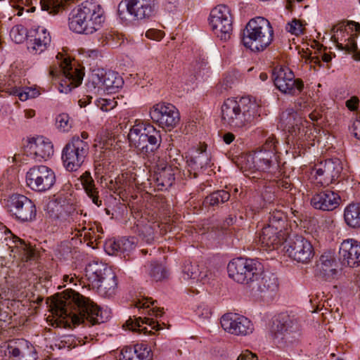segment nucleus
Returning <instances> with one entry per match:
<instances>
[{
  "mask_svg": "<svg viewBox=\"0 0 360 360\" xmlns=\"http://www.w3.org/2000/svg\"><path fill=\"white\" fill-rule=\"evenodd\" d=\"M49 307L51 315L48 316L47 321L54 327L65 328L71 323L79 325L84 320L94 325L105 322L108 318L106 311L72 290L53 297Z\"/></svg>",
  "mask_w": 360,
  "mask_h": 360,
  "instance_id": "f257e3e1",
  "label": "nucleus"
},
{
  "mask_svg": "<svg viewBox=\"0 0 360 360\" xmlns=\"http://www.w3.org/2000/svg\"><path fill=\"white\" fill-rule=\"evenodd\" d=\"M260 117V103L254 96L228 98L221 106L223 124L234 131L249 129Z\"/></svg>",
  "mask_w": 360,
  "mask_h": 360,
  "instance_id": "f03ea898",
  "label": "nucleus"
},
{
  "mask_svg": "<svg viewBox=\"0 0 360 360\" xmlns=\"http://www.w3.org/2000/svg\"><path fill=\"white\" fill-rule=\"evenodd\" d=\"M103 13L99 4L86 1L69 18V27L78 34H91L101 27L105 20Z\"/></svg>",
  "mask_w": 360,
  "mask_h": 360,
  "instance_id": "7ed1b4c3",
  "label": "nucleus"
},
{
  "mask_svg": "<svg viewBox=\"0 0 360 360\" xmlns=\"http://www.w3.org/2000/svg\"><path fill=\"white\" fill-rule=\"evenodd\" d=\"M274 35V31L271 22L263 17H256L246 25L242 43L252 51H263L272 43Z\"/></svg>",
  "mask_w": 360,
  "mask_h": 360,
  "instance_id": "20e7f679",
  "label": "nucleus"
},
{
  "mask_svg": "<svg viewBox=\"0 0 360 360\" xmlns=\"http://www.w3.org/2000/svg\"><path fill=\"white\" fill-rule=\"evenodd\" d=\"M127 137L129 146L145 155L156 150L161 143L160 131L139 120H136Z\"/></svg>",
  "mask_w": 360,
  "mask_h": 360,
  "instance_id": "39448f33",
  "label": "nucleus"
},
{
  "mask_svg": "<svg viewBox=\"0 0 360 360\" xmlns=\"http://www.w3.org/2000/svg\"><path fill=\"white\" fill-rule=\"evenodd\" d=\"M56 60L57 64L51 67L49 74L53 77L60 74L59 91L68 94L81 84L84 73L77 68H73L71 61L62 53L57 54Z\"/></svg>",
  "mask_w": 360,
  "mask_h": 360,
  "instance_id": "423d86ee",
  "label": "nucleus"
},
{
  "mask_svg": "<svg viewBox=\"0 0 360 360\" xmlns=\"http://www.w3.org/2000/svg\"><path fill=\"white\" fill-rule=\"evenodd\" d=\"M86 276L94 288L104 296H111L117 287L115 273L102 262H93L86 267Z\"/></svg>",
  "mask_w": 360,
  "mask_h": 360,
  "instance_id": "0eeeda50",
  "label": "nucleus"
},
{
  "mask_svg": "<svg viewBox=\"0 0 360 360\" xmlns=\"http://www.w3.org/2000/svg\"><path fill=\"white\" fill-rule=\"evenodd\" d=\"M123 84V79L117 72L96 70L90 75L86 86L92 94L110 95L117 93Z\"/></svg>",
  "mask_w": 360,
  "mask_h": 360,
  "instance_id": "6e6552de",
  "label": "nucleus"
},
{
  "mask_svg": "<svg viewBox=\"0 0 360 360\" xmlns=\"http://www.w3.org/2000/svg\"><path fill=\"white\" fill-rule=\"evenodd\" d=\"M56 181L53 170L43 165L30 167L25 174L26 186L36 193H45L51 190Z\"/></svg>",
  "mask_w": 360,
  "mask_h": 360,
  "instance_id": "1a4fd4ad",
  "label": "nucleus"
},
{
  "mask_svg": "<svg viewBox=\"0 0 360 360\" xmlns=\"http://www.w3.org/2000/svg\"><path fill=\"white\" fill-rule=\"evenodd\" d=\"M261 264L251 259L236 258L231 260L227 266L229 276L238 283L250 287L253 278L261 270Z\"/></svg>",
  "mask_w": 360,
  "mask_h": 360,
  "instance_id": "9d476101",
  "label": "nucleus"
},
{
  "mask_svg": "<svg viewBox=\"0 0 360 360\" xmlns=\"http://www.w3.org/2000/svg\"><path fill=\"white\" fill-rule=\"evenodd\" d=\"M233 18L230 8L225 5H218L212 9L209 24L214 34L222 40L231 37L233 31Z\"/></svg>",
  "mask_w": 360,
  "mask_h": 360,
  "instance_id": "9b49d317",
  "label": "nucleus"
},
{
  "mask_svg": "<svg viewBox=\"0 0 360 360\" xmlns=\"http://www.w3.org/2000/svg\"><path fill=\"white\" fill-rule=\"evenodd\" d=\"M149 114L151 120L165 131H172L180 122L179 112L172 103H155L150 109Z\"/></svg>",
  "mask_w": 360,
  "mask_h": 360,
  "instance_id": "f8f14e48",
  "label": "nucleus"
},
{
  "mask_svg": "<svg viewBox=\"0 0 360 360\" xmlns=\"http://www.w3.org/2000/svg\"><path fill=\"white\" fill-rule=\"evenodd\" d=\"M89 146L79 137H74L66 144L62 152L64 167L68 171H76L83 164L88 153Z\"/></svg>",
  "mask_w": 360,
  "mask_h": 360,
  "instance_id": "ddd939ff",
  "label": "nucleus"
},
{
  "mask_svg": "<svg viewBox=\"0 0 360 360\" xmlns=\"http://www.w3.org/2000/svg\"><path fill=\"white\" fill-rule=\"evenodd\" d=\"M157 0H124L118 6V14L122 20H127V14L123 9H126L135 20L149 18L154 15L158 9Z\"/></svg>",
  "mask_w": 360,
  "mask_h": 360,
  "instance_id": "4468645a",
  "label": "nucleus"
},
{
  "mask_svg": "<svg viewBox=\"0 0 360 360\" xmlns=\"http://www.w3.org/2000/svg\"><path fill=\"white\" fill-rule=\"evenodd\" d=\"M359 33L360 24L349 22L335 26L332 30L331 39L339 49L352 52L356 49L355 39Z\"/></svg>",
  "mask_w": 360,
  "mask_h": 360,
  "instance_id": "2eb2a0df",
  "label": "nucleus"
},
{
  "mask_svg": "<svg viewBox=\"0 0 360 360\" xmlns=\"http://www.w3.org/2000/svg\"><path fill=\"white\" fill-rule=\"evenodd\" d=\"M6 207L7 211L20 221H30L36 217L37 210L34 203L23 195H11L7 200Z\"/></svg>",
  "mask_w": 360,
  "mask_h": 360,
  "instance_id": "dca6fc26",
  "label": "nucleus"
},
{
  "mask_svg": "<svg viewBox=\"0 0 360 360\" xmlns=\"http://www.w3.org/2000/svg\"><path fill=\"white\" fill-rule=\"evenodd\" d=\"M342 171V165L339 159L328 160L317 164L311 174L316 184L326 186L335 182Z\"/></svg>",
  "mask_w": 360,
  "mask_h": 360,
  "instance_id": "f3484780",
  "label": "nucleus"
},
{
  "mask_svg": "<svg viewBox=\"0 0 360 360\" xmlns=\"http://www.w3.org/2000/svg\"><path fill=\"white\" fill-rule=\"evenodd\" d=\"M273 77L276 86L284 94L294 95L300 93L303 88L302 80L295 79L292 71L288 67H276Z\"/></svg>",
  "mask_w": 360,
  "mask_h": 360,
  "instance_id": "a211bd4d",
  "label": "nucleus"
},
{
  "mask_svg": "<svg viewBox=\"0 0 360 360\" xmlns=\"http://www.w3.org/2000/svg\"><path fill=\"white\" fill-rule=\"evenodd\" d=\"M286 119H288V124H291V121L293 120L295 125L289 127L288 131L292 134L297 136L302 142H307V145L314 146L316 141H319V131L314 126L304 120L296 112H292V115H290L289 117H286Z\"/></svg>",
  "mask_w": 360,
  "mask_h": 360,
  "instance_id": "6ab92c4d",
  "label": "nucleus"
},
{
  "mask_svg": "<svg viewBox=\"0 0 360 360\" xmlns=\"http://www.w3.org/2000/svg\"><path fill=\"white\" fill-rule=\"evenodd\" d=\"M285 248L288 255L298 262L307 263L314 255L310 242L302 236L289 239L286 241Z\"/></svg>",
  "mask_w": 360,
  "mask_h": 360,
  "instance_id": "aec40b11",
  "label": "nucleus"
},
{
  "mask_svg": "<svg viewBox=\"0 0 360 360\" xmlns=\"http://www.w3.org/2000/svg\"><path fill=\"white\" fill-rule=\"evenodd\" d=\"M220 323L225 331L236 335H247L254 330L251 321L237 314H224L221 318Z\"/></svg>",
  "mask_w": 360,
  "mask_h": 360,
  "instance_id": "412c9836",
  "label": "nucleus"
},
{
  "mask_svg": "<svg viewBox=\"0 0 360 360\" xmlns=\"http://www.w3.org/2000/svg\"><path fill=\"white\" fill-rule=\"evenodd\" d=\"M339 255L344 266L356 268L360 266V241L354 238L344 240L339 249Z\"/></svg>",
  "mask_w": 360,
  "mask_h": 360,
  "instance_id": "4be33fe9",
  "label": "nucleus"
},
{
  "mask_svg": "<svg viewBox=\"0 0 360 360\" xmlns=\"http://www.w3.org/2000/svg\"><path fill=\"white\" fill-rule=\"evenodd\" d=\"M4 349V347H1ZM5 355H8L11 360H36L34 347L25 340H18L6 346L2 349Z\"/></svg>",
  "mask_w": 360,
  "mask_h": 360,
  "instance_id": "5701e85b",
  "label": "nucleus"
},
{
  "mask_svg": "<svg viewBox=\"0 0 360 360\" xmlns=\"http://www.w3.org/2000/svg\"><path fill=\"white\" fill-rule=\"evenodd\" d=\"M187 172H183L184 176L191 177L192 173L193 177H196L198 173L201 172L204 169L210 167L212 164L211 162V155L206 150L205 146H201L196 150L192 156L187 160Z\"/></svg>",
  "mask_w": 360,
  "mask_h": 360,
  "instance_id": "b1692460",
  "label": "nucleus"
},
{
  "mask_svg": "<svg viewBox=\"0 0 360 360\" xmlns=\"http://www.w3.org/2000/svg\"><path fill=\"white\" fill-rule=\"evenodd\" d=\"M28 49L33 54H40L46 51L51 41V34L44 25H37L31 29Z\"/></svg>",
  "mask_w": 360,
  "mask_h": 360,
  "instance_id": "393cba45",
  "label": "nucleus"
},
{
  "mask_svg": "<svg viewBox=\"0 0 360 360\" xmlns=\"http://www.w3.org/2000/svg\"><path fill=\"white\" fill-rule=\"evenodd\" d=\"M275 143L272 140L266 141L264 149L255 152L248 158V162L252 164L250 168H253L261 172H266L269 169L271 160L274 155Z\"/></svg>",
  "mask_w": 360,
  "mask_h": 360,
  "instance_id": "a878e982",
  "label": "nucleus"
},
{
  "mask_svg": "<svg viewBox=\"0 0 360 360\" xmlns=\"http://www.w3.org/2000/svg\"><path fill=\"white\" fill-rule=\"evenodd\" d=\"M340 195L330 190L316 193L311 199L312 207L323 211L334 210L340 205Z\"/></svg>",
  "mask_w": 360,
  "mask_h": 360,
  "instance_id": "bb28decb",
  "label": "nucleus"
},
{
  "mask_svg": "<svg viewBox=\"0 0 360 360\" xmlns=\"http://www.w3.org/2000/svg\"><path fill=\"white\" fill-rule=\"evenodd\" d=\"M28 150L37 161L46 160L54 153L51 141L43 136L37 137L30 141Z\"/></svg>",
  "mask_w": 360,
  "mask_h": 360,
  "instance_id": "cd10ccee",
  "label": "nucleus"
},
{
  "mask_svg": "<svg viewBox=\"0 0 360 360\" xmlns=\"http://www.w3.org/2000/svg\"><path fill=\"white\" fill-rule=\"evenodd\" d=\"M285 234L274 226L264 227L259 234V244L266 250L277 248L285 240Z\"/></svg>",
  "mask_w": 360,
  "mask_h": 360,
  "instance_id": "c85d7f7f",
  "label": "nucleus"
},
{
  "mask_svg": "<svg viewBox=\"0 0 360 360\" xmlns=\"http://www.w3.org/2000/svg\"><path fill=\"white\" fill-rule=\"evenodd\" d=\"M278 287L276 278L271 275H260V271L252 281L249 288L253 295H259L262 293L271 292L276 290Z\"/></svg>",
  "mask_w": 360,
  "mask_h": 360,
  "instance_id": "c756f323",
  "label": "nucleus"
},
{
  "mask_svg": "<svg viewBox=\"0 0 360 360\" xmlns=\"http://www.w3.org/2000/svg\"><path fill=\"white\" fill-rule=\"evenodd\" d=\"M316 274L319 278L325 281L332 282L338 278L337 264L333 255L326 254L321 256Z\"/></svg>",
  "mask_w": 360,
  "mask_h": 360,
  "instance_id": "7c9ffc66",
  "label": "nucleus"
},
{
  "mask_svg": "<svg viewBox=\"0 0 360 360\" xmlns=\"http://www.w3.org/2000/svg\"><path fill=\"white\" fill-rule=\"evenodd\" d=\"M177 168L160 162L155 170V176L157 186L160 190H167L173 184Z\"/></svg>",
  "mask_w": 360,
  "mask_h": 360,
  "instance_id": "2f4dec72",
  "label": "nucleus"
},
{
  "mask_svg": "<svg viewBox=\"0 0 360 360\" xmlns=\"http://www.w3.org/2000/svg\"><path fill=\"white\" fill-rule=\"evenodd\" d=\"M160 224L153 217H142L138 221L136 227L140 235L148 242L152 241L159 233Z\"/></svg>",
  "mask_w": 360,
  "mask_h": 360,
  "instance_id": "473e14b6",
  "label": "nucleus"
},
{
  "mask_svg": "<svg viewBox=\"0 0 360 360\" xmlns=\"http://www.w3.org/2000/svg\"><path fill=\"white\" fill-rule=\"evenodd\" d=\"M343 217L349 227L360 228V203L354 202L349 203L344 209Z\"/></svg>",
  "mask_w": 360,
  "mask_h": 360,
  "instance_id": "72a5a7b5",
  "label": "nucleus"
},
{
  "mask_svg": "<svg viewBox=\"0 0 360 360\" xmlns=\"http://www.w3.org/2000/svg\"><path fill=\"white\" fill-rule=\"evenodd\" d=\"M144 324L151 326V328L153 329H160L159 325L149 318H145L144 319L140 317L136 318L134 319L130 318L128 321H127L125 326L130 330L137 332L140 334H147L148 331L147 328L143 326Z\"/></svg>",
  "mask_w": 360,
  "mask_h": 360,
  "instance_id": "f704fd0d",
  "label": "nucleus"
},
{
  "mask_svg": "<svg viewBox=\"0 0 360 360\" xmlns=\"http://www.w3.org/2000/svg\"><path fill=\"white\" fill-rule=\"evenodd\" d=\"M81 181L85 192L91 198L92 202L97 206H100L101 200L98 199V191L95 188L94 180L90 173L85 172L81 176Z\"/></svg>",
  "mask_w": 360,
  "mask_h": 360,
  "instance_id": "c9c22d12",
  "label": "nucleus"
},
{
  "mask_svg": "<svg viewBox=\"0 0 360 360\" xmlns=\"http://www.w3.org/2000/svg\"><path fill=\"white\" fill-rule=\"evenodd\" d=\"M13 94L16 95L21 101H25L28 99L38 97L41 94V89L35 85L25 86L14 90Z\"/></svg>",
  "mask_w": 360,
  "mask_h": 360,
  "instance_id": "e433bc0d",
  "label": "nucleus"
},
{
  "mask_svg": "<svg viewBox=\"0 0 360 360\" xmlns=\"http://www.w3.org/2000/svg\"><path fill=\"white\" fill-rule=\"evenodd\" d=\"M199 276V269L198 266L192 264L191 262H186L181 271V279L184 281L189 280H197Z\"/></svg>",
  "mask_w": 360,
  "mask_h": 360,
  "instance_id": "4c0bfd02",
  "label": "nucleus"
},
{
  "mask_svg": "<svg viewBox=\"0 0 360 360\" xmlns=\"http://www.w3.org/2000/svg\"><path fill=\"white\" fill-rule=\"evenodd\" d=\"M127 174H122L116 177L114 181L111 180L108 184V188L120 195L129 186L127 181Z\"/></svg>",
  "mask_w": 360,
  "mask_h": 360,
  "instance_id": "58836bf2",
  "label": "nucleus"
},
{
  "mask_svg": "<svg viewBox=\"0 0 360 360\" xmlns=\"http://www.w3.org/2000/svg\"><path fill=\"white\" fill-rule=\"evenodd\" d=\"M285 221L286 217L285 214L281 211L276 210L270 214L268 226H274L280 231H283Z\"/></svg>",
  "mask_w": 360,
  "mask_h": 360,
  "instance_id": "ea45409f",
  "label": "nucleus"
},
{
  "mask_svg": "<svg viewBox=\"0 0 360 360\" xmlns=\"http://www.w3.org/2000/svg\"><path fill=\"white\" fill-rule=\"evenodd\" d=\"M306 25L305 22L295 18L286 24L285 30L292 35L300 36L304 34Z\"/></svg>",
  "mask_w": 360,
  "mask_h": 360,
  "instance_id": "a19ab883",
  "label": "nucleus"
},
{
  "mask_svg": "<svg viewBox=\"0 0 360 360\" xmlns=\"http://www.w3.org/2000/svg\"><path fill=\"white\" fill-rule=\"evenodd\" d=\"M9 36L15 43L21 44L27 38V30L23 25H16L11 29Z\"/></svg>",
  "mask_w": 360,
  "mask_h": 360,
  "instance_id": "79ce46f5",
  "label": "nucleus"
},
{
  "mask_svg": "<svg viewBox=\"0 0 360 360\" xmlns=\"http://www.w3.org/2000/svg\"><path fill=\"white\" fill-rule=\"evenodd\" d=\"M229 198L230 194L227 191L221 190L210 194L205 198V202L210 205L214 206L228 201Z\"/></svg>",
  "mask_w": 360,
  "mask_h": 360,
  "instance_id": "37998d69",
  "label": "nucleus"
},
{
  "mask_svg": "<svg viewBox=\"0 0 360 360\" xmlns=\"http://www.w3.org/2000/svg\"><path fill=\"white\" fill-rule=\"evenodd\" d=\"M134 353L136 356V360H151L152 354L150 347L143 344L135 345Z\"/></svg>",
  "mask_w": 360,
  "mask_h": 360,
  "instance_id": "c03bdc74",
  "label": "nucleus"
},
{
  "mask_svg": "<svg viewBox=\"0 0 360 360\" xmlns=\"http://www.w3.org/2000/svg\"><path fill=\"white\" fill-rule=\"evenodd\" d=\"M149 274L154 280L158 281L167 277V273L163 266L159 264H151L149 266Z\"/></svg>",
  "mask_w": 360,
  "mask_h": 360,
  "instance_id": "a18cd8bd",
  "label": "nucleus"
},
{
  "mask_svg": "<svg viewBox=\"0 0 360 360\" xmlns=\"http://www.w3.org/2000/svg\"><path fill=\"white\" fill-rule=\"evenodd\" d=\"M56 124L58 129L66 132L72 128V120L68 114L62 113L57 116Z\"/></svg>",
  "mask_w": 360,
  "mask_h": 360,
  "instance_id": "49530a36",
  "label": "nucleus"
},
{
  "mask_svg": "<svg viewBox=\"0 0 360 360\" xmlns=\"http://www.w3.org/2000/svg\"><path fill=\"white\" fill-rule=\"evenodd\" d=\"M96 105L101 110L108 112V111H110V110L114 109L117 106V103L114 97L113 98L101 97L96 100Z\"/></svg>",
  "mask_w": 360,
  "mask_h": 360,
  "instance_id": "de8ad7c7",
  "label": "nucleus"
},
{
  "mask_svg": "<svg viewBox=\"0 0 360 360\" xmlns=\"http://www.w3.org/2000/svg\"><path fill=\"white\" fill-rule=\"evenodd\" d=\"M120 254H129L136 247L134 239L121 238L120 239Z\"/></svg>",
  "mask_w": 360,
  "mask_h": 360,
  "instance_id": "09e8293b",
  "label": "nucleus"
},
{
  "mask_svg": "<svg viewBox=\"0 0 360 360\" xmlns=\"http://www.w3.org/2000/svg\"><path fill=\"white\" fill-rule=\"evenodd\" d=\"M195 313L199 319L202 321L209 320L212 315L210 307L205 304L198 306L195 310Z\"/></svg>",
  "mask_w": 360,
  "mask_h": 360,
  "instance_id": "8fccbe9b",
  "label": "nucleus"
},
{
  "mask_svg": "<svg viewBox=\"0 0 360 360\" xmlns=\"http://www.w3.org/2000/svg\"><path fill=\"white\" fill-rule=\"evenodd\" d=\"M106 252L110 255L120 253V240H108L105 245Z\"/></svg>",
  "mask_w": 360,
  "mask_h": 360,
  "instance_id": "3c124183",
  "label": "nucleus"
},
{
  "mask_svg": "<svg viewBox=\"0 0 360 360\" xmlns=\"http://www.w3.org/2000/svg\"><path fill=\"white\" fill-rule=\"evenodd\" d=\"M20 244L17 246L18 249H20V255L22 256V259L27 261L28 259H31L33 256V250L32 249L27 245L24 242L19 240Z\"/></svg>",
  "mask_w": 360,
  "mask_h": 360,
  "instance_id": "603ef678",
  "label": "nucleus"
},
{
  "mask_svg": "<svg viewBox=\"0 0 360 360\" xmlns=\"http://www.w3.org/2000/svg\"><path fill=\"white\" fill-rule=\"evenodd\" d=\"M146 37L149 39L158 41L165 37V33L160 30L149 29L146 32Z\"/></svg>",
  "mask_w": 360,
  "mask_h": 360,
  "instance_id": "864d4df0",
  "label": "nucleus"
},
{
  "mask_svg": "<svg viewBox=\"0 0 360 360\" xmlns=\"http://www.w3.org/2000/svg\"><path fill=\"white\" fill-rule=\"evenodd\" d=\"M134 350L131 348L124 347L120 352L119 360H134Z\"/></svg>",
  "mask_w": 360,
  "mask_h": 360,
  "instance_id": "5fc2aeb1",
  "label": "nucleus"
},
{
  "mask_svg": "<svg viewBox=\"0 0 360 360\" xmlns=\"http://www.w3.org/2000/svg\"><path fill=\"white\" fill-rule=\"evenodd\" d=\"M321 226L323 230L331 231L335 227V220L332 217H326L321 222Z\"/></svg>",
  "mask_w": 360,
  "mask_h": 360,
  "instance_id": "6e6d98bb",
  "label": "nucleus"
},
{
  "mask_svg": "<svg viewBox=\"0 0 360 360\" xmlns=\"http://www.w3.org/2000/svg\"><path fill=\"white\" fill-rule=\"evenodd\" d=\"M359 99L356 96H352L346 101L347 108L351 110H356L359 108Z\"/></svg>",
  "mask_w": 360,
  "mask_h": 360,
  "instance_id": "4d7b16f0",
  "label": "nucleus"
},
{
  "mask_svg": "<svg viewBox=\"0 0 360 360\" xmlns=\"http://www.w3.org/2000/svg\"><path fill=\"white\" fill-rule=\"evenodd\" d=\"M153 304V302L151 300V298H142L136 302L135 306L138 309H148Z\"/></svg>",
  "mask_w": 360,
  "mask_h": 360,
  "instance_id": "13d9d810",
  "label": "nucleus"
},
{
  "mask_svg": "<svg viewBox=\"0 0 360 360\" xmlns=\"http://www.w3.org/2000/svg\"><path fill=\"white\" fill-rule=\"evenodd\" d=\"M236 360H257L255 354L249 351H246L238 356Z\"/></svg>",
  "mask_w": 360,
  "mask_h": 360,
  "instance_id": "bf43d9fd",
  "label": "nucleus"
},
{
  "mask_svg": "<svg viewBox=\"0 0 360 360\" xmlns=\"http://www.w3.org/2000/svg\"><path fill=\"white\" fill-rule=\"evenodd\" d=\"M352 130L354 136L356 139H360V117L354 122Z\"/></svg>",
  "mask_w": 360,
  "mask_h": 360,
  "instance_id": "052dcab7",
  "label": "nucleus"
},
{
  "mask_svg": "<svg viewBox=\"0 0 360 360\" xmlns=\"http://www.w3.org/2000/svg\"><path fill=\"white\" fill-rule=\"evenodd\" d=\"M63 280L65 283H73L75 285H76L77 277L75 274L64 275Z\"/></svg>",
  "mask_w": 360,
  "mask_h": 360,
  "instance_id": "680f3d73",
  "label": "nucleus"
},
{
  "mask_svg": "<svg viewBox=\"0 0 360 360\" xmlns=\"http://www.w3.org/2000/svg\"><path fill=\"white\" fill-rule=\"evenodd\" d=\"M148 314L150 316H154L155 317L161 316L163 314L162 309L157 308V307H153L151 309H150L148 311Z\"/></svg>",
  "mask_w": 360,
  "mask_h": 360,
  "instance_id": "e2e57ef3",
  "label": "nucleus"
},
{
  "mask_svg": "<svg viewBox=\"0 0 360 360\" xmlns=\"http://www.w3.org/2000/svg\"><path fill=\"white\" fill-rule=\"evenodd\" d=\"M234 139H235V136L231 132H228V133L225 134L223 136L224 141L226 144H230L231 143H232Z\"/></svg>",
  "mask_w": 360,
  "mask_h": 360,
  "instance_id": "0e129e2a",
  "label": "nucleus"
},
{
  "mask_svg": "<svg viewBox=\"0 0 360 360\" xmlns=\"http://www.w3.org/2000/svg\"><path fill=\"white\" fill-rule=\"evenodd\" d=\"M91 96H86V98H82L79 101V105L81 108L86 106L91 101Z\"/></svg>",
  "mask_w": 360,
  "mask_h": 360,
  "instance_id": "69168bd1",
  "label": "nucleus"
},
{
  "mask_svg": "<svg viewBox=\"0 0 360 360\" xmlns=\"http://www.w3.org/2000/svg\"><path fill=\"white\" fill-rule=\"evenodd\" d=\"M25 117L27 119L32 118L35 116L36 112L35 110L33 109H26L24 110Z\"/></svg>",
  "mask_w": 360,
  "mask_h": 360,
  "instance_id": "338daca9",
  "label": "nucleus"
},
{
  "mask_svg": "<svg viewBox=\"0 0 360 360\" xmlns=\"http://www.w3.org/2000/svg\"><path fill=\"white\" fill-rule=\"evenodd\" d=\"M332 59V57L330 56V54L328 53H324L323 56H322V60L326 62V63H328L329 61H330Z\"/></svg>",
  "mask_w": 360,
  "mask_h": 360,
  "instance_id": "774afa93",
  "label": "nucleus"
}]
</instances>
